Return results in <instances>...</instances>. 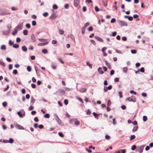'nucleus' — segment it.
<instances>
[{
    "mask_svg": "<svg viewBox=\"0 0 153 153\" xmlns=\"http://www.w3.org/2000/svg\"><path fill=\"white\" fill-rule=\"evenodd\" d=\"M22 50L24 52H26L27 51V49L26 47L25 46H22Z\"/></svg>",
    "mask_w": 153,
    "mask_h": 153,
    "instance_id": "12",
    "label": "nucleus"
},
{
    "mask_svg": "<svg viewBox=\"0 0 153 153\" xmlns=\"http://www.w3.org/2000/svg\"><path fill=\"white\" fill-rule=\"evenodd\" d=\"M36 24V22L35 21H32V25L33 26H35Z\"/></svg>",
    "mask_w": 153,
    "mask_h": 153,
    "instance_id": "36",
    "label": "nucleus"
},
{
    "mask_svg": "<svg viewBox=\"0 0 153 153\" xmlns=\"http://www.w3.org/2000/svg\"><path fill=\"white\" fill-rule=\"evenodd\" d=\"M128 19L129 21H131L133 19V18L132 16H129L128 18Z\"/></svg>",
    "mask_w": 153,
    "mask_h": 153,
    "instance_id": "47",
    "label": "nucleus"
},
{
    "mask_svg": "<svg viewBox=\"0 0 153 153\" xmlns=\"http://www.w3.org/2000/svg\"><path fill=\"white\" fill-rule=\"evenodd\" d=\"M130 93L131 94H136L137 93L133 90H131L130 91Z\"/></svg>",
    "mask_w": 153,
    "mask_h": 153,
    "instance_id": "59",
    "label": "nucleus"
},
{
    "mask_svg": "<svg viewBox=\"0 0 153 153\" xmlns=\"http://www.w3.org/2000/svg\"><path fill=\"white\" fill-rule=\"evenodd\" d=\"M105 63L107 66L108 68H109L111 69V66L110 64L107 61H105Z\"/></svg>",
    "mask_w": 153,
    "mask_h": 153,
    "instance_id": "18",
    "label": "nucleus"
},
{
    "mask_svg": "<svg viewBox=\"0 0 153 153\" xmlns=\"http://www.w3.org/2000/svg\"><path fill=\"white\" fill-rule=\"evenodd\" d=\"M93 30V28L92 26H90L88 28V30L89 31H92Z\"/></svg>",
    "mask_w": 153,
    "mask_h": 153,
    "instance_id": "45",
    "label": "nucleus"
},
{
    "mask_svg": "<svg viewBox=\"0 0 153 153\" xmlns=\"http://www.w3.org/2000/svg\"><path fill=\"white\" fill-rule=\"evenodd\" d=\"M64 102L65 105H67L68 103V101L67 99H65L64 100Z\"/></svg>",
    "mask_w": 153,
    "mask_h": 153,
    "instance_id": "54",
    "label": "nucleus"
},
{
    "mask_svg": "<svg viewBox=\"0 0 153 153\" xmlns=\"http://www.w3.org/2000/svg\"><path fill=\"white\" fill-rule=\"evenodd\" d=\"M51 67L53 69H56V66L54 64H52L51 65Z\"/></svg>",
    "mask_w": 153,
    "mask_h": 153,
    "instance_id": "44",
    "label": "nucleus"
},
{
    "mask_svg": "<svg viewBox=\"0 0 153 153\" xmlns=\"http://www.w3.org/2000/svg\"><path fill=\"white\" fill-rule=\"evenodd\" d=\"M29 49L30 50H33V47L32 46L30 45L29 46Z\"/></svg>",
    "mask_w": 153,
    "mask_h": 153,
    "instance_id": "62",
    "label": "nucleus"
},
{
    "mask_svg": "<svg viewBox=\"0 0 153 153\" xmlns=\"http://www.w3.org/2000/svg\"><path fill=\"white\" fill-rule=\"evenodd\" d=\"M53 8L54 9H57L58 8V6L56 4H54L53 6Z\"/></svg>",
    "mask_w": 153,
    "mask_h": 153,
    "instance_id": "26",
    "label": "nucleus"
},
{
    "mask_svg": "<svg viewBox=\"0 0 153 153\" xmlns=\"http://www.w3.org/2000/svg\"><path fill=\"white\" fill-rule=\"evenodd\" d=\"M48 13L46 12L44 13L43 14V15L45 17H46L47 16H48Z\"/></svg>",
    "mask_w": 153,
    "mask_h": 153,
    "instance_id": "57",
    "label": "nucleus"
},
{
    "mask_svg": "<svg viewBox=\"0 0 153 153\" xmlns=\"http://www.w3.org/2000/svg\"><path fill=\"white\" fill-rule=\"evenodd\" d=\"M0 64L3 67L5 66V64L4 62L0 61Z\"/></svg>",
    "mask_w": 153,
    "mask_h": 153,
    "instance_id": "29",
    "label": "nucleus"
},
{
    "mask_svg": "<svg viewBox=\"0 0 153 153\" xmlns=\"http://www.w3.org/2000/svg\"><path fill=\"white\" fill-rule=\"evenodd\" d=\"M14 43L13 42H12L11 40H10L9 41V44L10 45H12Z\"/></svg>",
    "mask_w": 153,
    "mask_h": 153,
    "instance_id": "49",
    "label": "nucleus"
},
{
    "mask_svg": "<svg viewBox=\"0 0 153 153\" xmlns=\"http://www.w3.org/2000/svg\"><path fill=\"white\" fill-rule=\"evenodd\" d=\"M89 24L88 22H86L84 26L83 27H84L86 28V27L89 25Z\"/></svg>",
    "mask_w": 153,
    "mask_h": 153,
    "instance_id": "35",
    "label": "nucleus"
},
{
    "mask_svg": "<svg viewBox=\"0 0 153 153\" xmlns=\"http://www.w3.org/2000/svg\"><path fill=\"white\" fill-rule=\"evenodd\" d=\"M34 120L36 122H38L39 121L38 117H36L34 118Z\"/></svg>",
    "mask_w": 153,
    "mask_h": 153,
    "instance_id": "58",
    "label": "nucleus"
},
{
    "mask_svg": "<svg viewBox=\"0 0 153 153\" xmlns=\"http://www.w3.org/2000/svg\"><path fill=\"white\" fill-rule=\"evenodd\" d=\"M44 117L46 118H49L50 117V115L48 114L47 113V114H45L44 115Z\"/></svg>",
    "mask_w": 153,
    "mask_h": 153,
    "instance_id": "19",
    "label": "nucleus"
},
{
    "mask_svg": "<svg viewBox=\"0 0 153 153\" xmlns=\"http://www.w3.org/2000/svg\"><path fill=\"white\" fill-rule=\"evenodd\" d=\"M138 128L137 126H135L134 128L132 130V131L134 132L137 131Z\"/></svg>",
    "mask_w": 153,
    "mask_h": 153,
    "instance_id": "15",
    "label": "nucleus"
},
{
    "mask_svg": "<svg viewBox=\"0 0 153 153\" xmlns=\"http://www.w3.org/2000/svg\"><path fill=\"white\" fill-rule=\"evenodd\" d=\"M111 104V102L110 100H108V103H107V106H110V105Z\"/></svg>",
    "mask_w": 153,
    "mask_h": 153,
    "instance_id": "61",
    "label": "nucleus"
},
{
    "mask_svg": "<svg viewBox=\"0 0 153 153\" xmlns=\"http://www.w3.org/2000/svg\"><path fill=\"white\" fill-rule=\"evenodd\" d=\"M136 146L135 145L132 146L131 147V149L132 150H134L136 149Z\"/></svg>",
    "mask_w": 153,
    "mask_h": 153,
    "instance_id": "53",
    "label": "nucleus"
},
{
    "mask_svg": "<svg viewBox=\"0 0 153 153\" xmlns=\"http://www.w3.org/2000/svg\"><path fill=\"white\" fill-rule=\"evenodd\" d=\"M128 100L129 102L132 101L133 102H135L136 101V99L135 97L134 96H131L129 97L126 99V100Z\"/></svg>",
    "mask_w": 153,
    "mask_h": 153,
    "instance_id": "2",
    "label": "nucleus"
},
{
    "mask_svg": "<svg viewBox=\"0 0 153 153\" xmlns=\"http://www.w3.org/2000/svg\"><path fill=\"white\" fill-rule=\"evenodd\" d=\"M85 28L83 27L82 28V34H84L85 33Z\"/></svg>",
    "mask_w": 153,
    "mask_h": 153,
    "instance_id": "37",
    "label": "nucleus"
},
{
    "mask_svg": "<svg viewBox=\"0 0 153 153\" xmlns=\"http://www.w3.org/2000/svg\"><path fill=\"white\" fill-rule=\"evenodd\" d=\"M116 21V19L114 18H113L111 19V22L112 23H113L115 22Z\"/></svg>",
    "mask_w": 153,
    "mask_h": 153,
    "instance_id": "51",
    "label": "nucleus"
},
{
    "mask_svg": "<svg viewBox=\"0 0 153 153\" xmlns=\"http://www.w3.org/2000/svg\"><path fill=\"white\" fill-rule=\"evenodd\" d=\"M58 91L60 93H62L63 94H65V91L64 90L62 89H59L58 90Z\"/></svg>",
    "mask_w": 153,
    "mask_h": 153,
    "instance_id": "16",
    "label": "nucleus"
},
{
    "mask_svg": "<svg viewBox=\"0 0 153 153\" xmlns=\"http://www.w3.org/2000/svg\"><path fill=\"white\" fill-rule=\"evenodd\" d=\"M135 137V136L134 135H132L131 136L130 138V140L131 141L133 140L134 139Z\"/></svg>",
    "mask_w": 153,
    "mask_h": 153,
    "instance_id": "25",
    "label": "nucleus"
},
{
    "mask_svg": "<svg viewBox=\"0 0 153 153\" xmlns=\"http://www.w3.org/2000/svg\"><path fill=\"white\" fill-rule=\"evenodd\" d=\"M102 4L105 7H106L107 5V3L104 0H102Z\"/></svg>",
    "mask_w": 153,
    "mask_h": 153,
    "instance_id": "22",
    "label": "nucleus"
},
{
    "mask_svg": "<svg viewBox=\"0 0 153 153\" xmlns=\"http://www.w3.org/2000/svg\"><path fill=\"white\" fill-rule=\"evenodd\" d=\"M95 39L98 40V41L102 42H103V40L97 36H95Z\"/></svg>",
    "mask_w": 153,
    "mask_h": 153,
    "instance_id": "10",
    "label": "nucleus"
},
{
    "mask_svg": "<svg viewBox=\"0 0 153 153\" xmlns=\"http://www.w3.org/2000/svg\"><path fill=\"white\" fill-rule=\"evenodd\" d=\"M27 71L29 72L31 71V67L29 66H28L27 67Z\"/></svg>",
    "mask_w": 153,
    "mask_h": 153,
    "instance_id": "32",
    "label": "nucleus"
},
{
    "mask_svg": "<svg viewBox=\"0 0 153 153\" xmlns=\"http://www.w3.org/2000/svg\"><path fill=\"white\" fill-rule=\"evenodd\" d=\"M33 108H34L33 107V106L31 105L30 107H29L28 110L29 111H31V110H33Z\"/></svg>",
    "mask_w": 153,
    "mask_h": 153,
    "instance_id": "52",
    "label": "nucleus"
},
{
    "mask_svg": "<svg viewBox=\"0 0 153 153\" xmlns=\"http://www.w3.org/2000/svg\"><path fill=\"white\" fill-rule=\"evenodd\" d=\"M138 17H139V16L137 14H134V15H133V18L134 19H135V18H137Z\"/></svg>",
    "mask_w": 153,
    "mask_h": 153,
    "instance_id": "60",
    "label": "nucleus"
},
{
    "mask_svg": "<svg viewBox=\"0 0 153 153\" xmlns=\"http://www.w3.org/2000/svg\"><path fill=\"white\" fill-rule=\"evenodd\" d=\"M143 148H144V146H140L138 149V152L140 153H142L143 151Z\"/></svg>",
    "mask_w": 153,
    "mask_h": 153,
    "instance_id": "7",
    "label": "nucleus"
},
{
    "mask_svg": "<svg viewBox=\"0 0 153 153\" xmlns=\"http://www.w3.org/2000/svg\"><path fill=\"white\" fill-rule=\"evenodd\" d=\"M147 120V118L146 116H144L143 117V120L144 122H146Z\"/></svg>",
    "mask_w": 153,
    "mask_h": 153,
    "instance_id": "28",
    "label": "nucleus"
},
{
    "mask_svg": "<svg viewBox=\"0 0 153 153\" xmlns=\"http://www.w3.org/2000/svg\"><path fill=\"white\" fill-rule=\"evenodd\" d=\"M58 134L61 137H63L64 135L61 132H59L58 133Z\"/></svg>",
    "mask_w": 153,
    "mask_h": 153,
    "instance_id": "46",
    "label": "nucleus"
},
{
    "mask_svg": "<svg viewBox=\"0 0 153 153\" xmlns=\"http://www.w3.org/2000/svg\"><path fill=\"white\" fill-rule=\"evenodd\" d=\"M118 23L119 25L121 27L127 26V24L125 22L122 20H119Z\"/></svg>",
    "mask_w": 153,
    "mask_h": 153,
    "instance_id": "3",
    "label": "nucleus"
},
{
    "mask_svg": "<svg viewBox=\"0 0 153 153\" xmlns=\"http://www.w3.org/2000/svg\"><path fill=\"white\" fill-rule=\"evenodd\" d=\"M131 52L133 54H135L137 53V51L135 50H132L131 51Z\"/></svg>",
    "mask_w": 153,
    "mask_h": 153,
    "instance_id": "42",
    "label": "nucleus"
},
{
    "mask_svg": "<svg viewBox=\"0 0 153 153\" xmlns=\"http://www.w3.org/2000/svg\"><path fill=\"white\" fill-rule=\"evenodd\" d=\"M69 121L71 123H74V125L76 126H78L80 124L79 122L77 120V119L76 118L71 119L69 120Z\"/></svg>",
    "mask_w": 153,
    "mask_h": 153,
    "instance_id": "1",
    "label": "nucleus"
},
{
    "mask_svg": "<svg viewBox=\"0 0 153 153\" xmlns=\"http://www.w3.org/2000/svg\"><path fill=\"white\" fill-rule=\"evenodd\" d=\"M17 32L18 30L15 28L14 31L12 32V34L13 35H15L17 33Z\"/></svg>",
    "mask_w": 153,
    "mask_h": 153,
    "instance_id": "14",
    "label": "nucleus"
},
{
    "mask_svg": "<svg viewBox=\"0 0 153 153\" xmlns=\"http://www.w3.org/2000/svg\"><path fill=\"white\" fill-rule=\"evenodd\" d=\"M95 10L96 12H98L99 11V9L98 7L97 6H95Z\"/></svg>",
    "mask_w": 153,
    "mask_h": 153,
    "instance_id": "48",
    "label": "nucleus"
},
{
    "mask_svg": "<svg viewBox=\"0 0 153 153\" xmlns=\"http://www.w3.org/2000/svg\"><path fill=\"white\" fill-rule=\"evenodd\" d=\"M23 33L25 35H27L28 34V31L27 30H24L23 31Z\"/></svg>",
    "mask_w": 153,
    "mask_h": 153,
    "instance_id": "27",
    "label": "nucleus"
},
{
    "mask_svg": "<svg viewBox=\"0 0 153 153\" xmlns=\"http://www.w3.org/2000/svg\"><path fill=\"white\" fill-rule=\"evenodd\" d=\"M13 73L15 75L17 74H18L17 71L16 69L13 70Z\"/></svg>",
    "mask_w": 153,
    "mask_h": 153,
    "instance_id": "33",
    "label": "nucleus"
},
{
    "mask_svg": "<svg viewBox=\"0 0 153 153\" xmlns=\"http://www.w3.org/2000/svg\"><path fill=\"white\" fill-rule=\"evenodd\" d=\"M16 127L17 128L19 129H22V130L24 129V128L23 126H22L19 125L18 124V125H16Z\"/></svg>",
    "mask_w": 153,
    "mask_h": 153,
    "instance_id": "8",
    "label": "nucleus"
},
{
    "mask_svg": "<svg viewBox=\"0 0 153 153\" xmlns=\"http://www.w3.org/2000/svg\"><path fill=\"white\" fill-rule=\"evenodd\" d=\"M137 71H140L142 73H144L145 71L144 68L143 67H142L140 70H138Z\"/></svg>",
    "mask_w": 153,
    "mask_h": 153,
    "instance_id": "17",
    "label": "nucleus"
},
{
    "mask_svg": "<svg viewBox=\"0 0 153 153\" xmlns=\"http://www.w3.org/2000/svg\"><path fill=\"white\" fill-rule=\"evenodd\" d=\"M31 87L33 88H35L36 87V85L34 83H32L31 85Z\"/></svg>",
    "mask_w": 153,
    "mask_h": 153,
    "instance_id": "63",
    "label": "nucleus"
},
{
    "mask_svg": "<svg viewBox=\"0 0 153 153\" xmlns=\"http://www.w3.org/2000/svg\"><path fill=\"white\" fill-rule=\"evenodd\" d=\"M114 70H111L110 71V75L111 76L113 75L114 74Z\"/></svg>",
    "mask_w": 153,
    "mask_h": 153,
    "instance_id": "50",
    "label": "nucleus"
},
{
    "mask_svg": "<svg viewBox=\"0 0 153 153\" xmlns=\"http://www.w3.org/2000/svg\"><path fill=\"white\" fill-rule=\"evenodd\" d=\"M1 50H5L6 49V46L4 45H3L1 46Z\"/></svg>",
    "mask_w": 153,
    "mask_h": 153,
    "instance_id": "23",
    "label": "nucleus"
},
{
    "mask_svg": "<svg viewBox=\"0 0 153 153\" xmlns=\"http://www.w3.org/2000/svg\"><path fill=\"white\" fill-rule=\"evenodd\" d=\"M91 114L90 111L89 109H88L87 111L86 112V114L88 115H90Z\"/></svg>",
    "mask_w": 153,
    "mask_h": 153,
    "instance_id": "56",
    "label": "nucleus"
},
{
    "mask_svg": "<svg viewBox=\"0 0 153 153\" xmlns=\"http://www.w3.org/2000/svg\"><path fill=\"white\" fill-rule=\"evenodd\" d=\"M87 90V89L85 88H81L80 89L79 91L81 93H85Z\"/></svg>",
    "mask_w": 153,
    "mask_h": 153,
    "instance_id": "9",
    "label": "nucleus"
},
{
    "mask_svg": "<svg viewBox=\"0 0 153 153\" xmlns=\"http://www.w3.org/2000/svg\"><path fill=\"white\" fill-rule=\"evenodd\" d=\"M93 114L95 118H96L97 117H98L99 116L98 114H97L94 112L93 113Z\"/></svg>",
    "mask_w": 153,
    "mask_h": 153,
    "instance_id": "43",
    "label": "nucleus"
},
{
    "mask_svg": "<svg viewBox=\"0 0 153 153\" xmlns=\"http://www.w3.org/2000/svg\"><path fill=\"white\" fill-rule=\"evenodd\" d=\"M47 44V43H39L38 44V45L39 46L40 45L41 46H43V45H46Z\"/></svg>",
    "mask_w": 153,
    "mask_h": 153,
    "instance_id": "55",
    "label": "nucleus"
},
{
    "mask_svg": "<svg viewBox=\"0 0 153 153\" xmlns=\"http://www.w3.org/2000/svg\"><path fill=\"white\" fill-rule=\"evenodd\" d=\"M14 142V140L12 138H10L9 140H8V143H13Z\"/></svg>",
    "mask_w": 153,
    "mask_h": 153,
    "instance_id": "24",
    "label": "nucleus"
},
{
    "mask_svg": "<svg viewBox=\"0 0 153 153\" xmlns=\"http://www.w3.org/2000/svg\"><path fill=\"white\" fill-rule=\"evenodd\" d=\"M23 26V23H21L19 24L15 28L18 30H19L22 29Z\"/></svg>",
    "mask_w": 153,
    "mask_h": 153,
    "instance_id": "4",
    "label": "nucleus"
},
{
    "mask_svg": "<svg viewBox=\"0 0 153 153\" xmlns=\"http://www.w3.org/2000/svg\"><path fill=\"white\" fill-rule=\"evenodd\" d=\"M25 26L27 28L29 29L30 27V25L29 23H27L26 25Z\"/></svg>",
    "mask_w": 153,
    "mask_h": 153,
    "instance_id": "30",
    "label": "nucleus"
},
{
    "mask_svg": "<svg viewBox=\"0 0 153 153\" xmlns=\"http://www.w3.org/2000/svg\"><path fill=\"white\" fill-rule=\"evenodd\" d=\"M98 71L100 74H102L103 73V71L102 70V68L101 67H99L98 69Z\"/></svg>",
    "mask_w": 153,
    "mask_h": 153,
    "instance_id": "11",
    "label": "nucleus"
},
{
    "mask_svg": "<svg viewBox=\"0 0 153 153\" xmlns=\"http://www.w3.org/2000/svg\"><path fill=\"white\" fill-rule=\"evenodd\" d=\"M35 102V100L33 97H32L31 98V102L33 103L34 102Z\"/></svg>",
    "mask_w": 153,
    "mask_h": 153,
    "instance_id": "41",
    "label": "nucleus"
},
{
    "mask_svg": "<svg viewBox=\"0 0 153 153\" xmlns=\"http://www.w3.org/2000/svg\"><path fill=\"white\" fill-rule=\"evenodd\" d=\"M79 0H74V5L75 7H77L79 4Z\"/></svg>",
    "mask_w": 153,
    "mask_h": 153,
    "instance_id": "6",
    "label": "nucleus"
},
{
    "mask_svg": "<svg viewBox=\"0 0 153 153\" xmlns=\"http://www.w3.org/2000/svg\"><path fill=\"white\" fill-rule=\"evenodd\" d=\"M86 64L90 68H92V65L90 64L88 62H86Z\"/></svg>",
    "mask_w": 153,
    "mask_h": 153,
    "instance_id": "20",
    "label": "nucleus"
},
{
    "mask_svg": "<svg viewBox=\"0 0 153 153\" xmlns=\"http://www.w3.org/2000/svg\"><path fill=\"white\" fill-rule=\"evenodd\" d=\"M31 39L33 41V42H35L36 41L35 36L34 35L32 34L31 35Z\"/></svg>",
    "mask_w": 153,
    "mask_h": 153,
    "instance_id": "13",
    "label": "nucleus"
},
{
    "mask_svg": "<svg viewBox=\"0 0 153 153\" xmlns=\"http://www.w3.org/2000/svg\"><path fill=\"white\" fill-rule=\"evenodd\" d=\"M105 138L107 140H108L110 139V137L109 135H106L105 136Z\"/></svg>",
    "mask_w": 153,
    "mask_h": 153,
    "instance_id": "64",
    "label": "nucleus"
},
{
    "mask_svg": "<svg viewBox=\"0 0 153 153\" xmlns=\"http://www.w3.org/2000/svg\"><path fill=\"white\" fill-rule=\"evenodd\" d=\"M18 114L19 116L21 117H22V114L21 113L20 111L18 112L17 113Z\"/></svg>",
    "mask_w": 153,
    "mask_h": 153,
    "instance_id": "38",
    "label": "nucleus"
},
{
    "mask_svg": "<svg viewBox=\"0 0 153 153\" xmlns=\"http://www.w3.org/2000/svg\"><path fill=\"white\" fill-rule=\"evenodd\" d=\"M56 17V16L55 13H53L50 17L49 19L51 20L54 19Z\"/></svg>",
    "mask_w": 153,
    "mask_h": 153,
    "instance_id": "5",
    "label": "nucleus"
},
{
    "mask_svg": "<svg viewBox=\"0 0 153 153\" xmlns=\"http://www.w3.org/2000/svg\"><path fill=\"white\" fill-rule=\"evenodd\" d=\"M42 52L44 53H46L48 52V51L46 49H42Z\"/></svg>",
    "mask_w": 153,
    "mask_h": 153,
    "instance_id": "31",
    "label": "nucleus"
},
{
    "mask_svg": "<svg viewBox=\"0 0 153 153\" xmlns=\"http://www.w3.org/2000/svg\"><path fill=\"white\" fill-rule=\"evenodd\" d=\"M64 33V31L62 30H59V33L60 34H63Z\"/></svg>",
    "mask_w": 153,
    "mask_h": 153,
    "instance_id": "40",
    "label": "nucleus"
},
{
    "mask_svg": "<svg viewBox=\"0 0 153 153\" xmlns=\"http://www.w3.org/2000/svg\"><path fill=\"white\" fill-rule=\"evenodd\" d=\"M13 46L14 48H18L19 47V45L16 44H13Z\"/></svg>",
    "mask_w": 153,
    "mask_h": 153,
    "instance_id": "21",
    "label": "nucleus"
},
{
    "mask_svg": "<svg viewBox=\"0 0 153 153\" xmlns=\"http://www.w3.org/2000/svg\"><path fill=\"white\" fill-rule=\"evenodd\" d=\"M128 70V68L127 67H124L123 68V71L126 73Z\"/></svg>",
    "mask_w": 153,
    "mask_h": 153,
    "instance_id": "34",
    "label": "nucleus"
},
{
    "mask_svg": "<svg viewBox=\"0 0 153 153\" xmlns=\"http://www.w3.org/2000/svg\"><path fill=\"white\" fill-rule=\"evenodd\" d=\"M120 152H121L122 153H126V149H122L120 150Z\"/></svg>",
    "mask_w": 153,
    "mask_h": 153,
    "instance_id": "39",
    "label": "nucleus"
}]
</instances>
